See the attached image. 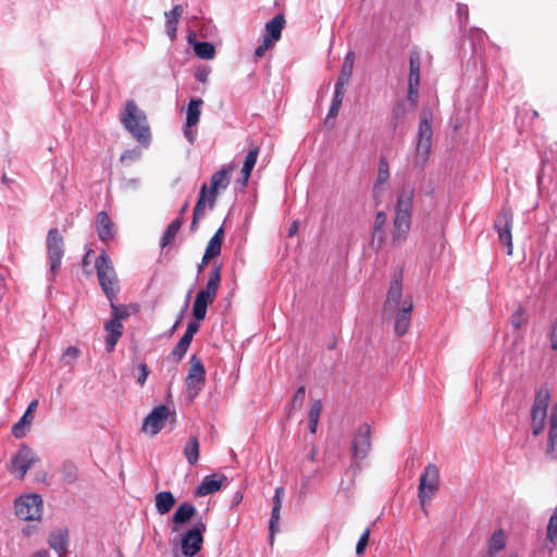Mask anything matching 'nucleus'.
Returning a JSON list of instances; mask_svg holds the SVG:
<instances>
[{
    "label": "nucleus",
    "mask_w": 557,
    "mask_h": 557,
    "mask_svg": "<svg viewBox=\"0 0 557 557\" xmlns=\"http://www.w3.org/2000/svg\"><path fill=\"white\" fill-rule=\"evenodd\" d=\"M432 121L433 116L431 112L421 113L416 135V150L412 162L413 168L418 170L424 169L431 154L433 138Z\"/></svg>",
    "instance_id": "3"
},
{
    "label": "nucleus",
    "mask_w": 557,
    "mask_h": 557,
    "mask_svg": "<svg viewBox=\"0 0 557 557\" xmlns=\"http://www.w3.org/2000/svg\"><path fill=\"white\" fill-rule=\"evenodd\" d=\"M214 298L209 294L203 293L202 290H198L196 294L194 305H193V315L197 321H202L207 314V308L209 305L214 302Z\"/></svg>",
    "instance_id": "23"
},
{
    "label": "nucleus",
    "mask_w": 557,
    "mask_h": 557,
    "mask_svg": "<svg viewBox=\"0 0 557 557\" xmlns=\"http://www.w3.org/2000/svg\"><path fill=\"white\" fill-rule=\"evenodd\" d=\"M412 310L413 301L412 298L408 296L401 301V306H396L388 312H384L385 314L393 315L394 332L397 336H403L408 332L411 324Z\"/></svg>",
    "instance_id": "10"
},
{
    "label": "nucleus",
    "mask_w": 557,
    "mask_h": 557,
    "mask_svg": "<svg viewBox=\"0 0 557 557\" xmlns=\"http://www.w3.org/2000/svg\"><path fill=\"white\" fill-rule=\"evenodd\" d=\"M203 101L200 98L191 99L188 103L186 111V126L193 127L198 124L200 114H201V106Z\"/></svg>",
    "instance_id": "34"
},
{
    "label": "nucleus",
    "mask_w": 557,
    "mask_h": 557,
    "mask_svg": "<svg viewBox=\"0 0 557 557\" xmlns=\"http://www.w3.org/2000/svg\"><path fill=\"white\" fill-rule=\"evenodd\" d=\"M96 270L99 284L109 301L116 298L120 290L119 278L113 262L106 251L96 260Z\"/></svg>",
    "instance_id": "4"
},
{
    "label": "nucleus",
    "mask_w": 557,
    "mask_h": 557,
    "mask_svg": "<svg viewBox=\"0 0 557 557\" xmlns=\"http://www.w3.org/2000/svg\"><path fill=\"white\" fill-rule=\"evenodd\" d=\"M370 537V529H366L364 532L359 537V541L356 545V553L357 555H362L367 548L368 542Z\"/></svg>",
    "instance_id": "47"
},
{
    "label": "nucleus",
    "mask_w": 557,
    "mask_h": 557,
    "mask_svg": "<svg viewBox=\"0 0 557 557\" xmlns=\"http://www.w3.org/2000/svg\"><path fill=\"white\" fill-rule=\"evenodd\" d=\"M121 123L138 143L143 145L150 143L151 134L147 115L138 108L135 100L126 101L125 109L121 113Z\"/></svg>",
    "instance_id": "2"
},
{
    "label": "nucleus",
    "mask_w": 557,
    "mask_h": 557,
    "mask_svg": "<svg viewBox=\"0 0 557 557\" xmlns=\"http://www.w3.org/2000/svg\"><path fill=\"white\" fill-rule=\"evenodd\" d=\"M345 87L346 86L339 84L335 85L334 96L332 99L333 104L342 106L345 96Z\"/></svg>",
    "instance_id": "51"
},
{
    "label": "nucleus",
    "mask_w": 557,
    "mask_h": 557,
    "mask_svg": "<svg viewBox=\"0 0 557 557\" xmlns=\"http://www.w3.org/2000/svg\"><path fill=\"white\" fill-rule=\"evenodd\" d=\"M506 546V535L503 530L495 531L488 540L487 556L495 557Z\"/></svg>",
    "instance_id": "33"
},
{
    "label": "nucleus",
    "mask_w": 557,
    "mask_h": 557,
    "mask_svg": "<svg viewBox=\"0 0 557 557\" xmlns=\"http://www.w3.org/2000/svg\"><path fill=\"white\" fill-rule=\"evenodd\" d=\"M420 53L417 50H412L409 57V78L408 84L411 86L420 85Z\"/></svg>",
    "instance_id": "35"
},
{
    "label": "nucleus",
    "mask_w": 557,
    "mask_h": 557,
    "mask_svg": "<svg viewBox=\"0 0 557 557\" xmlns=\"http://www.w3.org/2000/svg\"><path fill=\"white\" fill-rule=\"evenodd\" d=\"M389 178V165L386 157H381L379 161L377 176L373 186V196L379 197L382 186L387 183Z\"/></svg>",
    "instance_id": "31"
},
{
    "label": "nucleus",
    "mask_w": 557,
    "mask_h": 557,
    "mask_svg": "<svg viewBox=\"0 0 557 557\" xmlns=\"http://www.w3.org/2000/svg\"><path fill=\"white\" fill-rule=\"evenodd\" d=\"M413 197L414 190L411 187L403 188L398 195L392 231V243L394 245H400L407 238L411 225Z\"/></svg>",
    "instance_id": "1"
},
{
    "label": "nucleus",
    "mask_w": 557,
    "mask_h": 557,
    "mask_svg": "<svg viewBox=\"0 0 557 557\" xmlns=\"http://www.w3.org/2000/svg\"><path fill=\"white\" fill-rule=\"evenodd\" d=\"M184 456L189 465H196L199 459V441L197 436H191L184 447Z\"/></svg>",
    "instance_id": "40"
},
{
    "label": "nucleus",
    "mask_w": 557,
    "mask_h": 557,
    "mask_svg": "<svg viewBox=\"0 0 557 557\" xmlns=\"http://www.w3.org/2000/svg\"><path fill=\"white\" fill-rule=\"evenodd\" d=\"M67 531L63 529L54 530L49 535V546L54 549L59 555H64L67 552Z\"/></svg>",
    "instance_id": "25"
},
{
    "label": "nucleus",
    "mask_w": 557,
    "mask_h": 557,
    "mask_svg": "<svg viewBox=\"0 0 557 557\" xmlns=\"http://www.w3.org/2000/svg\"><path fill=\"white\" fill-rule=\"evenodd\" d=\"M387 221V215L383 211H379L374 219L373 224V242L377 239L379 247L384 243L385 235H384V226Z\"/></svg>",
    "instance_id": "39"
},
{
    "label": "nucleus",
    "mask_w": 557,
    "mask_h": 557,
    "mask_svg": "<svg viewBox=\"0 0 557 557\" xmlns=\"http://www.w3.org/2000/svg\"><path fill=\"white\" fill-rule=\"evenodd\" d=\"M231 172V168H223L212 174L210 178V186H208L207 191V206L210 209H213L215 206L218 193L220 190L226 189L230 185Z\"/></svg>",
    "instance_id": "14"
},
{
    "label": "nucleus",
    "mask_w": 557,
    "mask_h": 557,
    "mask_svg": "<svg viewBox=\"0 0 557 557\" xmlns=\"http://www.w3.org/2000/svg\"><path fill=\"white\" fill-rule=\"evenodd\" d=\"M15 513L25 521H37L42 516V499L38 494L21 496L15 500Z\"/></svg>",
    "instance_id": "7"
},
{
    "label": "nucleus",
    "mask_w": 557,
    "mask_h": 557,
    "mask_svg": "<svg viewBox=\"0 0 557 557\" xmlns=\"http://www.w3.org/2000/svg\"><path fill=\"white\" fill-rule=\"evenodd\" d=\"M284 497V488L282 486L275 488V493L273 496V506H272V512L271 518L269 522V531H270V543L273 544L274 542V535L278 530V522H280V512L282 508Z\"/></svg>",
    "instance_id": "18"
},
{
    "label": "nucleus",
    "mask_w": 557,
    "mask_h": 557,
    "mask_svg": "<svg viewBox=\"0 0 557 557\" xmlns=\"http://www.w3.org/2000/svg\"><path fill=\"white\" fill-rule=\"evenodd\" d=\"M339 109H341V106L331 103L325 122L327 123L329 120L335 119L339 112Z\"/></svg>",
    "instance_id": "59"
},
{
    "label": "nucleus",
    "mask_w": 557,
    "mask_h": 557,
    "mask_svg": "<svg viewBox=\"0 0 557 557\" xmlns=\"http://www.w3.org/2000/svg\"><path fill=\"white\" fill-rule=\"evenodd\" d=\"M406 106L403 102H399L395 106L393 110V117L396 122L403 120L406 115Z\"/></svg>",
    "instance_id": "56"
},
{
    "label": "nucleus",
    "mask_w": 557,
    "mask_h": 557,
    "mask_svg": "<svg viewBox=\"0 0 557 557\" xmlns=\"http://www.w3.org/2000/svg\"><path fill=\"white\" fill-rule=\"evenodd\" d=\"M92 255H94V250H92V249H89V250L85 253V256H84V258H83V260H82V267H83L84 269H86L87 267H89V265H90V263H91V261H90V257H91Z\"/></svg>",
    "instance_id": "61"
},
{
    "label": "nucleus",
    "mask_w": 557,
    "mask_h": 557,
    "mask_svg": "<svg viewBox=\"0 0 557 557\" xmlns=\"http://www.w3.org/2000/svg\"><path fill=\"white\" fill-rule=\"evenodd\" d=\"M221 264H214L209 273V278L203 288H200L206 294H209L214 299L216 298L219 287L221 285Z\"/></svg>",
    "instance_id": "27"
},
{
    "label": "nucleus",
    "mask_w": 557,
    "mask_h": 557,
    "mask_svg": "<svg viewBox=\"0 0 557 557\" xmlns=\"http://www.w3.org/2000/svg\"><path fill=\"white\" fill-rule=\"evenodd\" d=\"M523 319L521 313H515L511 318V323L515 329H520L522 325Z\"/></svg>",
    "instance_id": "60"
},
{
    "label": "nucleus",
    "mask_w": 557,
    "mask_h": 557,
    "mask_svg": "<svg viewBox=\"0 0 557 557\" xmlns=\"http://www.w3.org/2000/svg\"><path fill=\"white\" fill-rule=\"evenodd\" d=\"M38 406V400L34 399L29 405L22 418L12 426V434L16 438H21L25 435L24 428L27 424H30L33 421L32 413L36 410Z\"/></svg>",
    "instance_id": "28"
},
{
    "label": "nucleus",
    "mask_w": 557,
    "mask_h": 557,
    "mask_svg": "<svg viewBox=\"0 0 557 557\" xmlns=\"http://www.w3.org/2000/svg\"><path fill=\"white\" fill-rule=\"evenodd\" d=\"M194 51L198 58L203 60H211L215 54L214 46L208 41L196 42L194 46Z\"/></svg>",
    "instance_id": "42"
},
{
    "label": "nucleus",
    "mask_w": 557,
    "mask_h": 557,
    "mask_svg": "<svg viewBox=\"0 0 557 557\" xmlns=\"http://www.w3.org/2000/svg\"><path fill=\"white\" fill-rule=\"evenodd\" d=\"M557 448V403L553 406L549 418L548 443L546 447V455L554 457V451Z\"/></svg>",
    "instance_id": "29"
},
{
    "label": "nucleus",
    "mask_w": 557,
    "mask_h": 557,
    "mask_svg": "<svg viewBox=\"0 0 557 557\" xmlns=\"http://www.w3.org/2000/svg\"><path fill=\"white\" fill-rule=\"evenodd\" d=\"M64 240L58 228H51L47 235V250L50 261L51 278H54L62 262Z\"/></svg>",
    "instance_id": "9"
},
{
    "label": "nucleus",
    "mask_w": 557,
    "mask_h": 557,
    "mask_svg": "<svg viewBox=\"0 0 557 557\" xmlns=\"http://www.w3.org/2000/svg\"><path fill=\"white\" fill-rule=\"evenodd\" d=\"M140 152L137 150H126L120 157L121 162H126L128 160H136L139 158Z\"/></svg>",
    "instance_id": "58"
},
{
    "label": "nucleus",
    "mask_w": 557,
    "mask_h": 557,
    "mask_svg": "<svg viewBox=\"0 0 557 557\" xmlns=\"http://www.w3.org/2000/svg\"><path fill=\"white\" fill-rule=\"evenodd\" d=\"M122 336V333H108V336L106 338V347L108 351H112L119 341V338Z\"/></svg>",
    "instance_id": "54"
},
{
    "label": "nucleus",
    "mask_w": 557,
    "mask_h": 557,
    "mask_svg": "<svg viewBox=\"0 0 557 557\" xmlns=\"http://www.w3.org/2000/svg\"><path fill=\"white\" fill-rule=\"evenodd\" d=\"M226 481L224 474L206 475L195 491L196 496H206L220 491L223 482Z\"/></svg>",
    "instance_id": "19"
},
{
    "label": "nucleus",
    "mask_w": 557,
    "mask_h": 557,
    "mask_svg": "<svg viewBox=\"0 0 557 557\" xmlns=\"http://www.w3.org/2000/svg\"><path fill=\"white\" fill-rule=\"evenodd\" d=\"M274 42H272L270 39L263 38V41L261 45H259L255 50V58H262L268 50H270L273 47Z\"/></svg>",
    "instance_id": "49"
},
{
    "label": "nucleus",
    "mask_w": 557,
    "mask_h": 557,
    "mask_svg": "<svg viewBox=\"0 0 557 557\" xmlns=\"http://www.w3.org/2000/svg\"><path fill=\"white\" fill-rule=\"evenodd\" d=\"M549 401V388L547 386L540 387L535 392L531 408V429L534 436H539L545 429Z\"/></svg>",
    "instance_id": "5"
},
{
    "label": "nucleus",
    "mask_w": 557,
    "mask_h": 557,
    "mask_svg": "<svg viewBox=\"0 0 557 557\" xmlns=\"http://www.w3.org/2000/svg\"><path fill=\"white\" fill-rule=\"evenodd\" d=\"M62 478L67 483H73L77 478V467L72 461H65L61 469Z\"/></svg>",
    "instance_id": "43"
},
{
    "label": "nucleus",
    "mask_w": 557,
    "mask_h": 557,
    "mask_svg": "<svg viewBox=\"0 0 557 557\" xmlns=\"http://www.w3.org/2000/svg\"><path fill=\"white\" fill-rule=\"evenodd\" d=\"M419 86L420 85L411 86V85L408 84V101L410 102L412 108H416V106L418 103Z\"/></svg>",
    "instance_id": "52"
},
{
    "label": "nucleus",
    "mask_w": 557,
    "mask_h": 557,
    "mask_svg": "<svg viewBox=\"0 0 557 557\" xmlns=\"http://www.w3.org/2000/svg\"><path fill=\"white\" fill-rule=\"evenodd\" d=\"M224 240V227L220 226L214 235L210 238L205 253H203V263H209L210 260L216 258L221 255L222 244Z\"/></svg>",
    "instance_id": "20"
},
{
    "label": "nucleus",
    "mask_w": 557,
    "mask_h": 557,
    "mask_svg": "<svg viewBox=\"0 0 557 557\" xmlns=\"http://www.w3.org/2000/svg\"><path fill=\"white\" fill-rule=\"evenodd\" d=\"M259 147L258 146H255L253 148H251L246 158H245V161H244V165H243V169H242V175H243V178H244V183L246 184L251 175V172L256 165V162H257V158H258V154H259Z\"/></svg>",
    "instance_id": "38"
},
{
    "label": "nucleus",
    "mask_w": 557,
    "mask_h": 557,
    "mask_svg": "<svg viewBox=\"0 0 557 557\" xmlns=\"http://www.w3.org/2000/svg\"><path fill=\"white\" fill-rule=\"evenodd\" d=\"M206 530V524L198 522L182 534L181 548L185 557H194L201 550Z\"/></svg>",
    "instance_id": "8"
},
{
    "label": "nucleus",
    "mask_w": 557,
    "mask_h": 557,
    "mask_svg": "<svg viewBox=\"0 0 557 557\" xmlns=\"http://www.w3.org/2000/svg\"><path fill=\"white\" fill-rule=\"evenodd\" d=\"M440 490V469L434 463L425 466L420 475L418 486V498L421 507L424 509L426 503L431 500Z\"/></svg>",
    "instance_id": "6"
},
{
    "label": "nucleus",
    "mask_w": 557,
    "mask_h": 557,
    "mask_svg": "<svg viewBox=\"0 0 557 557\" xmlns=\"http://www.w3.org/2000/svg\"><path fill=\"white\" fill-rule=\"evenodd\" d=\"M190 368L186 377L188 393L193 396L197 395L202 388L206 381V369L202 361L197 356H191Z\"/></svg>",
    "instance_id": "16"
},
{
    "label": "nucleus",
    "mask_w": 557,
    "mask_h": 557,
    "mask_svg": "<svg viewBox=\"0 0 557 557\" xmlns=\"http://www.w3.org/2000/svg\"><path fill=\"white\" fill-rule=\"evenodd\" d=\"M371 430L370 425L361 424L352 438L351 453L354 459L363 460L371 449Z\"/></svg>",
    "instance_id": "15"
},
{
    "label": "nucleus",
    "mask_w": 557,
    "mask_h": 557,
    "mask_svg": "<svg viewBox=\"0 0 557 557\" xmlns=\"http://www.w3.org/2000/svg\"><path fill=\"white\" fill-rule=\"evenodd\" d=\"M138 370H139V374L137 377V382L140 386H144L146 383V380L149 375V369L146 363H139Z\"/></svg>",
    "instance_id": "55"
},
{
    "label": "nucleus",
    "mask_w": 557,
    "mask_h": 557,
    "mask_svg": "<svg viewBox=\"0 0 557 557\" xmlns=\"http://www.w3.org/2000/svg\"><path fill=\"white\" fill-rule=\"evenodd\" d=\"M38 461L35 453L26 445H21L18 450L13 455L9 465V471L18 479H24L28 469Z\"/></svg>",
    "instance_id": "11"
},
{
    "label": "nucleus",
    "mask_w": 557,
    "mask_h": 557,
    "mask_svg": "<svg viewBox=\"0 0 557 557\" xmlns=\"http://www.w3.org/2000/svg\"><path fill=\"white\" fill-rule=\"evenodd\" d=\"M549 342L553 350H557V320L550 325Z\"/></svg>",
    "instance_id": "57"
},
{
    "label": "nucleus",
    "mask_w": 557,
    "mask_h": 557,
    "mask_svg": "<svg viewBox=\"0 0 557 557\" xmlns=\"http://www.w3.org/2000/svg\"><path fill=\"white\" fill-rule=\"evenodd\" d=\"M546 541L557 545V517H550L547 525Z\"/></svg>",
    "instance_id": "45"
},
{
    "label": "nucleus",
    "mask_w": 557,
    "mask_h": 557,
    "mask_svg": "<svg viewBox=\"0 0 557 557\" xmlns=\"http://www.w3.org/2000/svg\"><path fill=\"white\" fill-rule=\"evenodd\" d=\"M512 213L508 208H503L494 222V228L498 234L499 240L507 248V255H512V236H511Z\"/></svg>",
    "instance_id": "12"
},
{
    "label": "nucleus",
    "mask_w": 557,
    "mask_h": 557,
    "mask_svg": "<svg viewBox=\"0 0 557 557\" xmlns=\"http://www.w3.org/2000/svg\"><path fill=\"white\" fill-rule=\"evenodd\" d=\"M191 341H193V336L189 335V333L185 332L184 335L182 336V338L178 342L182 344V346L189 347Z\"/></svg>",
    "instance_id": "64"
},
{
    "label": "nucleus",
    "mask_w": 557,
    "mask_h": 557,
    "mask_svg": "<svg viewBox=\"0 0 557 557\" xmlns=\"http://www.w3.org/2000/svg\"><path fill=\"white\" fill-rule=\"evenodd\" d=\"M183 225V218L182 216H177L174 221H172L165 232L163 233L162 237H161V240H160V246L162 248L169 246L173 239L175 238V236L177 235V233L180 232L181 227Z\"/></svg>",
    "instance_id": "37"
},
{
    "label": "nucleus",
    "mask_w": 557,
    "mask_h": 557,
    "mask_svg": "<svg viewBox=\"0 0 557 557\" xmlns=\"http://www.w3.org/2000/svg\"><path fill=\"white\" fill-rule=\"evenodd\" d=\"M184 13V8L181 4L174 5L170 12H165V28L168 35L173 39L176 36L177 24Z\"/></svg>",
    "instance_id": "30"
},
{
    "label": "nucleus",
    "mask_w": 557,
    "mask_h": 557,
    "mask_svg": "<svg viewBox=\"0 0 557 557\" xmlns=\"http://www.w3.org/2000/svg\"><path fill=\"white\" fill-rule=\"evenodd\" d=\"M207 191H208V185L205 183L202 184L197 202L194 208L193 212V221L190 225V230L194 232L198 227V221L205 215L206 208H207Z\"/></svg>",
    "instance_id": "24"
},
{
    "label": "nucleus",
    "mask_w": 557,
    "mask_h": 557,
    "mask_svg": "<svg viewBox=\"0 0 557 557\" xmlns=\"http://www.w3.org/2000/svg\"><path fill=\"white\" fill-rule=\"evenodd\" d=\"M354 64H355V53L352 51H350L346 54V57L344 59V62H343V65L341 69V73H339L336 84L344 85V86L348 85L351 74H352Z\"/></svg>",
    "instance_id": "36"
},
{
    "label": "nucleus",
    "mask_w": 557,
    "mask_h": 557,
    "mask_svg": "<svg viewBox=\"0 0 557 557\" xmlns=\"http://www.w3.org/2000/svg\"><path fill=\"white\" fill-rule=\"evenodd\" d=\"M113 222L107 214L101 211L96 216V230L101 242L107 243L114 237Z\"/></svg>",
    "instance_id": "21"
},
{
    "label": "nucleus",
    "mask_w": 557,
    "mask_h": 557,
    "mask_svg": "<svg viewBox=\"0 0 557 557\" xmlns=\"http://www.w3.org/2000/svg\"><path fill=\"white\" fill-rule=\"evenodd\" d=\"M403 298V271L398 270L394 273L393 278L391 281L386 299L384 302L383 310L384 312H388L392 308L396 306H401Z\"/></svg>",
    "instance_id": "17"
},
{
    "label": "nucleus",
    "mask_w": 557,
    "mask_h": 557,
    "mask_svg": "<svg viewBox=\"0 0 557 557\" xmlns=\"http://www.w3.org/2000/svg\"><path fill=\"white\" fill-rule=\"evenodd\" d=\"M114 300L115 299H112V301H110L112 319H116L121 322V320L129 315L128 309L125 305H116Z\"/></svg>",
    "instance_id": "44"
},
{
    "label": "nucleus",
    "mask_w": 557,
    "mask_h": 557,
    "mask_svg": "<svg viewBox=\"0 0 557 557\" xmlns=\"http://www.w3.org/2000/svg\"><path fill=\"white\" fill-rule=\"evenodd\" d=\"M184 135H185V137L188 139V141L190 144H193L195 141V132L191 129V127H187L185 125V127H184Z\"/></svg>",
    "instance_id": "63"
},
{
    "label": "nucleus",
    "mask_w": 557,
    "mask_h": 557,
    "mask_svg": "<svg viewBox=\"0 0 557 557\" xmlns=\"http://www.w3.org/2000/svg\"><path fill=\"white\" fill-rule=\"evenodd\" d=\"M285 26V18L283 14L275 15L271 21L265 24L267 34L265 39H270L272 42L280 40L282 30Z\"/></svg>",
    "instance_id": "26"
},
{
    "label": "nucleus",
    "mask_w": 557,
    "mask_h": 557,
    "mask_svg": "<svg viewBox=\"0 0 557 557\" xmlns=\"http://www.w3.org/2000/svg\"><path fill=\"white\" fill-rule=\"evenodd\" d=\"M195 513H196V508L194 505H191L189 503L181 504L176 508V510L172 517V521H173L172 532H178L180 525L189 521L195 516Z\"/></svg>",
    "instance_id": "22"
},
{
    "label": "nucleus",
    "mask_w": 557,
    "mask_h": 557,
    "mask_svg": "<svg viewBox=\"0 0 557 557\" xmlns=\"http://www.w3.org/2000/svg\"><path fill=\"white\" fill-rule=\"evenodd\" d=\"M199 330V324L197 322H190L188 325H187V329H186V333H189V335H191L194 337V335L198 332Z\"/></svg>",
    "instance_id": "62"
},
{
    "label": "nucleus",
    "mask_w": 557,
    "mask_h": 557,
    "mask_svg": "<svg viewBox=\"0 0 557 557\" xmlns=\"http://www.w3.org/2000/svg\"><path fill=\"white\" fill-rule=\"evenodd\" d=\"M306 395V387L304 385L299 386L292 399L293 408H300Z\"/></svg>",
    "instance_id": "48"
},
{
    "label": "nucleus",
    "mask_w": 557,
    "mask_h": 557,
    "mask_svg": "<svg viewBox=\"0 0 557 557\" xmlns=\"http://www.w3.org/2000/svg\"><path fill=\"white\" fill-rule=\"evenodd\" d=\"M170 410L165 405H159L144 419L141 431L151 436L157 435L165 425Z\"/></svg>",
    "instance_id": "13"
},
{
    "label": "nucleus",
    "mask_w": 557,
    "mask_h": 557,
    "mask_svg": "<svg viewBox=\"0 0 557 557\" xmlns=\"http://www.w3.org/2000/svg\"><path fill=\"white\" fill-rule=\"evenodd\" d=\"M175 505V497L170 491L160 492L156 495V509L160 515L168 513Z\"/></svg>",
    "instance_id": "32"
},
{
    "label": "nucleus",
    "mask_w": 557,
    "mask_h": 557,
    "mask_svg": "<svg viewBox=\"0 0 557 557\" xmlns=\"http://www.w3.org/2000/svg\"><path fill=\"white\" fill-rule=\"evenodd\" d=\"M322 411V401L317 399L312 403L311 408L309 410V431L314 434L317 432V428L319 424L320 414Z\"/></svg>",
    "instance_id": "41"
},
{
    "label": "nucleus",
    "mask_w": 557,
    "mask_h": 557,
    "mask_svg": "<svg viewBox=\"0 0 557 557\" xmlns=\"http://www.w3.org/2000/svg\"><path fill=\"white\" fill-rule=\"evenodd\" d=\"M104 329L108 333H122V329H123V325L120 321H117L116 319H111L110 321H108L104 325Z\"/></svg>",
    "instance_id": "53"
},
{
    "label": "nucleus",
    "mask_w": 557,
    "mask_h": 557,
    "mask_svg": "<svg viewBox=\"0 0 557 557\" xmlns=\"http://www.w3.org/2000/svg\"><path fill=\"white\" fill-rule=\"evenodd\" d=\"M81 355V351L75 346H70L65 349L62 355V362L65 366H71L73 361H75Z\"/></svg>",
    "instance_id": "46"
},
{
    "label": "nucleus",
    "mask_w": 557,
    "mask_h": 557,
    "mask_svg": "<svg viewBox=\"0 0 557 557\" xmlns=\"http://www.w3.org/2000/svg\"><path fill=\"white\" fill-rule=\"evenodd\" d=\"M187 349H188V347L182 346V344L180 342L175 345V347L173 348V350L171 352V356L176 363L183 359Z\"/></svg>",
    "instance_id": "50"
}]
</instances>
